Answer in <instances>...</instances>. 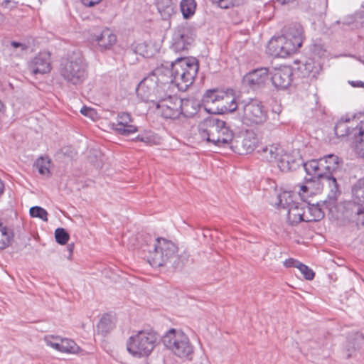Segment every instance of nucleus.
Instances as JSON below:
<instances>
[{
	"label": "nucleus",
	"mask_w": 364,
	"mask_h": 364,
	"mask_svg": "<svg viewBox=\"0 0 364 364\" xmlns=\"http://www.w3.org/2000/svg\"><path fill=\"white\" fill-rule=\"evenodd\" d=\"M296 267L299 269L304 277L307 280H312L314 278L315 273L308 266L301 263L296 264Z\"/></svg>",
	"instance_id": "nucleus-42"
},
{
	"label": "nucleus",
	"mask_w": 364,
	"mask_h": 364,
	"mask_svg": "<svg viewBox=\"0 0 364 364\" xmlns=\"http://www.w3.org/2000/svg\"><path fill=\"white\" fill-rule=\"evenodd\" d=\"M244 0H232V6H239L242 4H243Z\"/></svg>",
	"instance_id": "nucleus-56"
},
{
	"label": "nucleus",
	"mask_w": 364,
	"mask_h": 364,
	"mask_svg": "<svg viewBox=\"0 0 364 364\" xmlns=\"http://www.w3.org/2000/svg\"><path fill=\"white\" fill-rule=\"evenodd\" d=\"M181 99L174 95L156 105L163 117L175 119L181 115Z\"/></svg>",
	"instance_id": "nucleus-14"
},
{
	"label": "nucleus",
	"mask_w": 364,
	"mask_h": 364,
	"mask_svg": "<svg viewBox=\"0 0 364 364\" xmlns=\"http://www.w3.org/2000/svg\"><path fill=\"white\" fill-rule=\"evenodd\" d=\"M73 245H69L68 250L70 253H72V252H73Z\"/></svg>",
	"instance_id": "nucleus-60"
},
{
	"label": "nucleus",
	"mask_w": 364,
	"mask_h": 364,
	"mask_svg": "<svg viewBox=\"0 0 364 364\" xmlns=\"http://www.w3.org/2000/svg\"><path fill=\"white\" fill-rule=\"evenodd\" d=\"M321 171L326 181L330 188L326 200L323 201L326 208L331 209L336 203L341 194L339 186L336 180V173L339 168V158L333 154H328L320 159Z\"/></svg>",
	"instance_id": "nucleus-7"
},
{
	"label": "nucleus",
	"mask_w": 364,
	"mask_h": 364,
	"mask_svg": "<svg viewBox=\"0 0 364 364\" xmlns=\"http://www.w3.org/2000/svg\"><path fill=\"white\" fill-rule=\"evenodd\" d=\"M313 53L316 55H318L320 58H323L326 56V49L323 45L316 44L313 48Z\"/></svg>",
	"instance_id": "nucleus-44"
},
{
	"label": "nucleus",
	"mask_w": 364,
	"mask_h": 364,
	"mask_svg": "<svg viewBox=\"0 0 364 364\" xmlns=\"http://www.w3.org/2000/svg\"><path fill=\"white\" fill-rule=\"evenodd\" d=\"M197 4L196 0H181L180 10L185 19H190L196 13Z\"/></svg>",
	"instance_id": "nucleus-31"
},
{
	"label": "nucleus",
	"mask_w": 364,
	"mask_h": 364,
	"mask_svg": "<svg viewBox=\"0 0 364 364\" xmlns=\"http://www.w3.org/2000/svg\"><path fill=\"white\" fill-rule=\"evenodd\" d=\"M87 63L80 53H73L60 64V73L70 85H82L88 75Z\"/></svg>",
	"instance_id": "nucleus-6"
},
{
	"label": "nucleus",
	"mask_w": 364,
	"mask_h": 364,
	"mask_svg": "<svg viewBox=\"0 0 364 364\" xmlns=\"http://www.w3.org/2000/svg\"><path fill=\"white\" fill-rule=\"evenodd\" d=\"M278 167L283 172L295 170L299 166V160L287 154H281L277 160Z\"/></svg>",
	"instance_id": "nucleus-24"
},
{
	"label": "nucleus",
	"mask_w": 364,
	"mask_h": 364,
	"mask_svg": "<svg viewBox=\"0 0 364 364\" xmlns=\"http://www.w3.org/2000/svg\"><path fill=\"white\" fill-rule=\"evenodd\" d=\"M30 215L32 218H38L42 220L48 221V212L40 206H33L30 208Z\"/></svg>",
	"instance_id": "nucleus-38"
},
{
	"label": "nucleus",
	"mask_w": 364,
	"mask_h": 364,
	"mask_svg": "<svg viewBox=\"0 0 364 364\" xmlns=\"http://www.w3.org/2000/svg\"><path fill=\"white\" fill-rule=\"evenodd\" d=\"M257 152L264 160L272 162L277 161L281 154L283 152V149L279 144H272L260 147Z\"/></svg>",
	"instance_id": "nucleus-20"
},
{
	"label": "nucleus",
	"mask_w": 364,
	"mask_h": 364,
	"mask_svg": "<svg viewBox=\"0 0 364 364\" xmlns=\"http://www.w3.org/2000/svg\"><path fill=\"white\" fill-rule=\"evenodd\" d=\"M306 184L299 186V194L301 197H305L308 194H314L313 189L316 186L317 190L321 189V183L319 181H315L312 178H306Z\"/></svg>",
	"instance_id": "nucleus-32"
},
{
	"label": "nucleus",
	"mask_w": 364,
	"mask_h": 364,
	"mask_svg": "<svg viewBox=\"0 0 364 364\" xmlns=\"http://www.w3.org/2000/svg\"><path fill=\"white\" fill-rule=\"evenodd\" d=\"M165 77L171 81L174 87L186 91L191 86L197 75L199 65L193 58H178L171 64V68L164 66L156 68Z\"/></svg>",
	"instance_id": "nucleus-2"
},
{
	"label": "nucleus",
	"mask_w": 364,
	"mask_h": 364,
	"mask_svg": "<svg viewBox=\"0 0 364 364\" xmlns=\"http://www.w3.org/2000/svg\"><path fill=\"white\" fill-rule=\"evenodd\" d=\"M306 209L304 222L319 221L324 217V213L318 204H309L306 205Z\"/></svg>",
	"instance_id": "nucleus-26"
},
{
	"label": "nucleus",
	"mask_w": 364,
	"mask_h": 364,
	"mask_svg": "<svg viewBox=\"0 0 364 364\" xmlns=\"http://www.w3.org/2000/svg\"><path fill=\"white\" fill-rule=\"evenodd\" d=\"M272 112L279 114L282 112V108L279 105L272 108Z\"/></svg>",
	"instance_id": "nucleus-54"
},
{
	"label": "nucleus",
	"mask_w": 364,
	"mask_h": 364,
	"mask_svg": "<svg viewBox=\"0 0 364 364\" xmlns=\"http://www.w3.org/2000/svg\"><path fill=\"white\" fill-rule=\"evenodd\" d=\"M102 0H81L82 3L86 6H93L99 4Z\"/></svg>",
	"instance_id": "nucleus-49"
},
{
	"label": "nucleus",
	"mask_w": 364,
	"mask_h": 364,
	"mask_svg": "<svg viewBox=\"0 0 364 364\" xmlns=\"http://www.w3.org/2000/svg\"><path fill=\"white\" fill-rule=\"evenodd\" d=\"M133 122L134 119L129 113L119 112L115 122L111 123V128L118 134L129 136L138 131V127Z\"/></svg>",
	"instance_id": "nucleus-13"
},
{
	"label": "nucleus",
	"mask_w": 364,
	"mask_h": 364,
	"mask_svg": "<svg viewBox=\"0 0 364 364\" xmlns=\"http://www.w3.org/2000/svg\"><path fill=\"white\" fill-rule=\"evenodd\" d=\"M301 264V262H299V261H297L296 259H291V258L286 259L284 262V264L287 267H296V264Z\"/></svg>",
	"instance_id": "nucleus-47"
},
{
	"label": "nucleus",
	"mask_w": 364,
	"mask_h": 364,
	"mask_svg": "<svg viewBox=\"0 0 364 364\" xmlns=\"http://www.w3.org/2000/svg\"><path fill=\"white\" fill-rule=\"evenodd\" d=\"M350 205L352 215L351 219L355 223L356 226L358 228H364V207L363 205H355V203H350Z\"/></svg>",
	"instance_id": "nucleus-30"
},
{
	"label": "nucleus",
	"mask_w": 364,
	"mask_h": 364,
	"mask_svg": "<svg viewBox=\"0 0 364 364\" xmlns=\"http://www.w3.org/2000/svg\"><path fill=\"white\" fill-rule=\"evenodd\" d=\"M56 242L60 245H65L69 240L70 235L63 228H58L55 231Z\"/></svg>",
	"instance_id": "nucleus-39"
},
{
	"label": "nucleus",
	"mask_w": 364,
	"mask_h": 364,
	"mask_svg": "<svg viewBox=\"0 0 364 364\" xmlns=\"http://www.w3.org/2000/svg\"><path fill=\"white\" fill-rule=\"evenodd\" d=\"M156 333L153 331H139L127 342V351L134 357L143 358L151 354L156 346Z\"/></svg>",
	"instance_id": "nucleus-8"
},
{
	"label": "nucleus",
	"mask_w": 364,
	"mask_h": 364,
	"mask_svg": "<svg viewBox=\"0 0 364 364\" xmlns=\"http://www.w3.org/2000/svg\"><path fill=\"white\" fill-rule=\"evenodd\" d=\"M4 189V185L3 181L0 179V196L3 193Z\"/></svg>",
	"instance_id": "nucleus-57"
},
{
	"label": "nucleus",
	"mask_w": 364,
	"mask_h": 364,
	"mask_svg": "<svg viewBox=\"0 0 364 364\" xmlns=\"http://www.w3.org/2000/svg\"><path fill=\"white\" fill-rule=\"evenodd\" d=\"M178 247L171 240L156 238L154 244L148 250L147 261L153 267L164 266L171 263L172 267H182L188 259L189 255L183 252L177 255Z\"/></svg>",
	"instance_id": "nucleus-3"
},
{
	"label": "nucleus",
	"mask_w": 364,
	"mask_h": 364,
	"mask_svg": "<svg viewBox=\"0 0 364 364\" xmlns=\"http://www.w3.org/2000/svg\"><path fill=\"white\" fill-rule=\"evenodd\" d=\"M225 96V92L218 90H209L203 97L205 103H220L223 97Z\"/></svg>",
	"instance_id": "nucleus-33"
},
{
	"label": "nucleus",
	"mask_w": 364,
	"mask_h": 364,
	"mask_svg": "<svg viewBox=\"0 0 364 364\" xmlns=\"http://www.w3.org/2000/svg\"><path fill=\"white\" fill-rule=\"evenodd\" d=\"M279 126V122H276V123H268L267 124V128L269 130H272V129H274L276 128H277Z\"/></svg>",
	"instance_id": "nucleus-53"
},
{
	"label": "nucleus",
	"mask_w": 364,
	"mask_h": 364,
	"mask_svg": "<svg viewBox=\"0 0 364 364\" xmlns=\"http://www.w3.org/2000/svg\"><path fill=\"white\" fill-rule=\"evenodd\" d=\"M256 143L257 139L253 136L249 135L245 136L242 141V146L247 153H250L255 150Z\"/></svg>",
	"instance_id": "nucleus-40"
},
{
	"label": "nucleus",
	"mask_w": 364,
	"mask_h": 364,
	"mask_svg": "<svg viewBox=\"0 0 364 364\" xmlns=\"http://www.w3.org/2000/svg\"><path fill=\"white\" fill-rule=\"evenodd\" d=\"M61 338L60 336H47L44 338V341L47 346L61 352Z\"/></svg>",
	"instance_id": "nucleus-41"
},
{
	"label": "nucleus",
	"mask_w": 364,
	"mask_h": 364,
	"mask_svg": "<svg viewBox=\"0 0 364 364\" xmlns=\"http://www.w3.org/2000/svg\"><path fill=\"white\" fill-rule=\"evenodd\" d=\"M304 30L300 23H294L284 28L283 35L272 38L268 49L274 57L285 58L296 52L302 45Z\"/></svg>",
	"instance_id": "nucleus-4"
},
{
	"label": "nucleus",
	"mask_w": 364,
	"mask_h": 364,
	"mask_svg": "<svg viewBox=\"0 0 364 364\" xmlns=\"http://www.w3.org/2000/svg\"><path fill=\"white\" fill-rule=\"evenodd\" d=\"M141 138H144V134H142V135H138V136L136 137V141H141Z\"/></svg>",
	"instance_id": "nucleus-59"
},
{
	"label": "nucleus",
	"mask_w": 364,
	"mask_h": 364,
	"mask_svg": "<svg viewBox=\"0 0 364 364\" xmlns=\"http://www.w3.org/2000/svg\"><path fill=\"white\" fill-rule=\"evenodd\" d=\"M239 107V115L243 124L248 126L261 125L268 119V111L262 102L251 99L248 102H242Z\"/></svg>",
	"instance_id": "nucleus-10"
},
{
	"label": "nucleus",
	"mask_w": 364,
	"mask_h": 364,
	"mask_svg": "<svg viewBox=\"0 0 364 364\" xmlns=\"http://www.w3.org/2000/svg\"><path fill=\"white\" fill-rule=\"evenodd\" d=\"M152 138L153 136L151 134H144V138H141V141L146 144H151L153 141Z\"/></svg>",
	"instance_id": "nucleus-51"
},
{
	"label": "nucleus",
	"mask_w": 364,
	"mask_h": 364,
	"mask_svg": "<svg viewBox=\"0 0 364 364\" xmlns=\"http://www.w3.org/2000/svg\"><path fill=\"white\" fill-rule=\"evenodd\" d=\"M296 202L293 199V195L290 192H283L278 196V207L287 209H289L290 206H293Z\"/></svg>",
	"instance_id": "nucleus-36"
},
{
	"label": "nucleus",
	"mask_w": 364,
	"mask_h": 364,
	"mask_svg": "<svg viewBox=\"0 0 364 364\" xmlns=\"http://www.w3.org/2000/svg\"><path fill=\"white\" fill-rule=\"evenodd\" d=\"M356 126L360 124V127H357L358 130L357 133L353 134L352 140V146L356 154L360 156L364 157V114L361 115V120L360 122L355 123Z\"/></svg>",
	"instance_id": "nucleus-19"
},
{
	"label": "nucleus",
	"mask_w": 364,
	"mask_h": 364,
	"mask_svg": "<svg viewBox=\"0 0 364 364\" xmlns=\"http://www.w3.org/2000/svg\"><path fill=\"white\" fill-rule=\"evenodd\" d=\"M13 232L0 223V250H4L11 244Z\"/></svg>",
	"instance_id": "nucleus-34"
},
{
	"label": "nucleus",
	"mask_w": 364,
	"mask_h": 364,
	"mask_svg": "<svg viewBox=\"0 0 364 364\" xmlns=\"http://www.w3.org/2000/svg\"><path fill=\"white\" fill-rule=\"evenodd\" d=\"M232 90L225 92V96L223 97L220 102V111L222 113L232 112L239 107H242L241 103L238 104L236 97L232 95Z\"/></svg>",
	"instance_id": "nucleus-23"
},
{
	"label": "nucleus",
	"mask_w": 364,
	"mask_h": 364,
	"mask_svg": "<svg viewBox=\"0 0 364 364\" xmlns=\"http://www.w3.org/2000/svg\"><path fill=\"white\" fill-rule=\"evenodd\" d=\"M213 4H217L222 9H228L232 6V0H212Z\"/></svg>",
	"instance_id": "nucleus-45"
},
{
	"label": "nucleus",
	"mask_w": 364,
	"mask_h": 364,
	"mask_svg": "<svg viewBox=\"0 0 364 364\" xmlns=\"http://www.w3.org/2000/svg\"><path fill=\"white\" fill-rule=\"evenodd\" d=\"M156 6L163 19H168L175 14L176 4L173 0H156Z\"/></svg>",
	"instance_id": "nucleus-25"
},
{
	"label": "nucleus",
	"mask_w": 364,
	"mask_h": 364,
	"mask_svg": "<svg viewBox=\"0 0 364 364\" xmlns=\"http://www.w3.org/2000/svg\"><path fill=\"white\" fill-rule=\"evenodd\" d=\"M181 114L186 117H191L195 115L199 107V104L193 99H181Z\"/></svg>",
	"instance_id": "nucleus-28"
},
{
	"label": "nucleus",
	"mask_w": 364,
	"mask_h": 364,
	"mask_svg": "<svg viewBox=\"0 0 364 364\" xmlns=\"http://www.w3.org/2000/svg\"><path fill=\"white\" fill-rule=\"evenodd\" d=\"M11 45L14 48H20L21 50H26L28 48V46L26 44L18 43L16 41H12L11 43Z\"/></svg>",
	"instance_id": "nucleus-48"
},
{
	"label": "nucleus",
	"mask_w": 364,
	"mask_h": 364,
	"mask_svg": "<svg viewBox=\"0 0 364 364\" xmlns=\"http://www.w3.org/2000/svg\"><path fill=\"white\" fill-rule=\"evenodd\" d=\"M363 114H359L357 116H354L353 119H343V118L339 120L336 126H335V134L338 137H343V136H348L350 139L353 138V134L357 133L358 130L357 129V127H360V124L358 126H356L355 123V121L356 122H360L361 120V115Z\"/></svg>",
	"instance_id": "nucleus-17"
},
{
	"label": "nucleus",
	"mask_w": 364,
	"mask_h": 364,
	"mask_svg": "<svg viewBox=\"0 0 364 364\" xmlns=\"http://www.w3.org/2000/svg\"><path fill=\"white\" fill-rule=\"evenodd\" d=\"M304 168L306 173L310 176L315 181H324L323 171H321V166L320 165V160H310L303 164Z\"/></svg>",
	"instance_id": "nucleus-22"
},
{
	"label": "nucleus",
	"mask_w": 364,
	"mask_h": 364,
	"mask_svg": "<svg viewBox=\"0 0 364 364\" xmlns=\"http://www.w3.org/2000/svg\"><path fill=\"white\" fill-rule=\"evenodd\" d=\"M164 346L174 355L186 360H191L193 348L188 337L181 330L171 328L163 337Z\"/></svg>",
	"instance_id": "nucleus-9"
},
{
	"label": "nucleus",
	"mask_w": 364,
	"mask_h": 364,
	"mask_svg": "<svg viewBox=\"0 0 364 364\" xmlns=\"http://www.w3.org/2000/svg\"><path fill=\"white\" fill-rule=\"evenodd\" d=\"M276 1L282 5H285L290 2H292L294 0H276Z\"/></svg>",
	"instance_id": "nucleus-55"
},
{
	"label": "nucleus",
	"mask_w": 364,
	"mask_h": 364,
	"mask_svg": "<svg viewBox=\"0 0 364 364\" xmlns=\"http://www.w3.org/2000/svg\"><path fill=\"white\" fill-rule=\"evenodd\" d=\"M270 72L268 68L262 67L257 68L244 76V83L252 89H257L263 87L269 80Z\"/></svg>",
	"instance_id": "nucleus-16"
},
{
	"label": "nucleus",
	"mask_w": 364,
	"mask_h": 364,
	"mask_svg": "<svg viewBox=\"0 0 364 364\" xmlns=\"http://www.w3.org/2000/svg\"><path fill=\"white\" fill-rule=\"evenodd\" d=\"M349 82L354 87H364V82L363 81H350Z\"/></svg>",
	"instance_id": "nucleus-52"
},
{
	"label": "nucleus",
	"mask_w": 364,
	"mask_h": 364,
	"mask_svg": "<svg viewBox=\"0 0 364 364\" xmlns=\"http://www.w3.org/2000/svg\"><path fill=\"white\" fill-rule=\"evenodd\" d=\"M50 160L48 157H39L34 164V167L38 170V173L41 175L49 176Z\"/></svg>",
	"instance_id": "nucleus-35"
},
{
	"label": "nucleus",
	"mask_w": 364,
	"mask_h": 364,
	"mask_svg": "<svg viewBox=\"0 0 364 364\" xmlns=\"http://www.w3.org/2000/svg\"><path fill=\"white\" fill-rule=\"evenodd\" d=\"M80 112L85 116L91 117L93 113V109L87 107H83L81 108Z\"/></svg>",
	"instance_id": "nucleus-50"
},
{
	"label": "nucleus",
	"mask_w": 364,
	"mask_h": 364,
	"mask_svg": "<svg viewBox=\"0 0 364 364\" xmlns=\"http://www.w3.org/2000/svg\"><path fill=\"white\" fill-rule=\"evenodd\" d=\"M201 137L219 147L229 146L233 139L232 132L225 122L215 117L205 119L199 124Z\"/></svg>",
	"instance_id": "nucleus-5"
},
{
	"label": "nucleus",
	"mask_w": 364,
	"mask_h": 364,
	"mask_svg": "<svg viewBox=\"0 0 364 364\" xmlns=\"http://www.w3.org/2000/svg\"><path fill=\"white\" fill-rule=\"evenodd\" d=\"M356 338L360 339V340H363V337L362 334H360L359 333H356Z\"/></svg>",
	"instance_id": "nucleus-58"
},
{
	"label": "nucleus",
	"mask_w": 364,
	"mask_h": 364,
	"mask_svg": "<svg viewBox=\"0 0 364 364\" xmlns=\"http://www.w3.org/2000/svg\"><path fill=\"white\" fill-rule=\"evenodd\" d=\"M351 191L355 203L364 205V176L353 185Z\"/></svg>",
	"instance_id": "nucleus-29"
},
{
	"label": "nucleus",
	"mask_w": 364,
	"mask_h": 364,
	"mask_svg": "<svg viewBox=\"0 0 364 364\" xmlns=\"http://www.w3.org/2000/svg\"><path fill=\"white\" fill-rule=\"evenodd\" d=\"M194 40L192 28L187 23L178 26L173 33L171 48L175 52L188 50Z\"/></svg>",
	"instance_id": "nucleus-11"
},
{
	"label": "nucleus",
	"mask_w": 364,
	"mask_h": 364,
	"mask_svg": "<svg viewBox=\"0 0 364 364\" xmlns=\"http://www.w3.org/2000/svg\"><path fill=\"white\" fill-rule=\"evenodd\" d=\"M114 319L109 314L102 316L97 325V331L99 333L105 336L109 333L114 328Z\"/></svg>",
	"instance_id": "nucleus-27"
},
{
	"label": "nucleus",
	"mask_w": 364,
	"mask_h": 364,
	"mask_svg": "<svg viewBox=\"0 0 364 364\" xmlns=\"http://www.w3.org/2000/svg\"><path fill=\"white\" fill-rule=\"evenodd\" d=\"M305 69L309 73V74H311L312 77H316L321 70V66L319 63H317L316 65L312 66V61L309 60L305 64Z\"/></svg>",
	"instance_id": "nucleus-43"
},
{
	"label": "nucleus",
	"mask_w": 364,
	"mask_h": 364,
	"mask_svg": "<svg viewBox=\"0 0 364 364\" xmlns=\"http://www.w3.org/2000/svg\"><path fill=\"white\" fill-rule=\"evenodd\" d=\"M271 80L274 86L278 89L287 88L291 81L293 70L290 66L282 65L279 68H274L270 71Z\"/></svg>",
	"instance_id": "nucleus-15"
},
{
	"label": "nucleus",
	"mask_w": 364,
	"mask_h": 364,
	"mask_svg": "<svg viewBox=\"0 0 364 364\" xmlns=\"http://www.w3.org/2000/svg\"><path fill=\"white\" fill-rule=\"evenodd\" d=\"M174 85L171 84L168 77L156 68L140 82L136 93L144 101L153 102L156 106L176 95Z\"/></svg>",
	"instance_id": "nucleus-1"
},
{
	"label": "nucleus",
	"mask_w": 364,
	"mask_h": 364,
	"mask_svg": "<svg viewBox=\"0 0 364 364\" xmlns=\"http://www.w3.org/2000/svg\"><path fill=\"white\" fill-rule=\"evenodd\" d=\"M306 205L303 203L296 202L293 206H290L287 210L288 222L294 225L301 221L304 222L306 215Z\"/></svg>",
	"instance_id": "nucleus-21"
},
{
	"label": "nucleus",
	"mask_w": 364,
	"mask_h": 364,
	"mask_svg": "<svg viewBox=\"0 0 364 364\" xmlns=\"http://www.w3.org/2000/svg\"><path fill=\"white\" fill-rule=\"evenodd\" d=\"M29 69L34 75L50 72L51 67L49 53H39L29 63Z\"/></svg>",
	"instance_id": "nucleus-18"
},
{
	"label": "nucleus",
	"mask_w": 364,
	"mask_h": 364,
	"mask_svg": "<svg viewBox=\"0 0 364 364\" xmlns=\"http://www.w3.org/2000/svg\"><path fill=\"white\" fill-rule=\"evenodd\" d=\"M132 48L134 52L139 53L143 56H148L147 53H144V49L145 48V45L144 43H139L136 46L132 45Z\"/></svg>",
	"instance_id": "nucleus-46"
},
{
	"label": "nucleus",
	"mask_w": 364,
	"mask_h": 364,
	"mask_svg": "<svg viewBox=\"0 0 364 364\" xmlns=\"http://www.w3.org/2000/svg\"><path fill=\"white\" fill-rule=\"evenodd\" d=\"M91 43L100 52L111 50L116 44L117 38L115 33L108 28L96 29L90 36Z\"/></svg>",
	"instance_id": "nucleus-12"
},
{
	"label": "nucleus",
	"mask_w": 364,
	"mask_h": 364,
	"mask_svg": "<svg viewBox=\"0 0 364 364\" xmlns=\"http://www.w3.org/2000/svg\"><path fill=\"white\" fill-rule=\"evenodd\" d=\"M60 341L61 342L62 353H77L80 350L79 346L71 339L61 338Z\"/></svg>",
	"instance_id": "nucleus-37"
}]
</instances>
